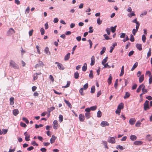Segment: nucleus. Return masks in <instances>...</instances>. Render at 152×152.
Returning a JSON list of instances; mask_svg holds the SVG:
<instances>
[{"label":"nucleus","mask_w":152,"mask_h":152,"mask_svg":"<svg viewBox=\"0 0 152 152\" xmlns=\"http://www.w3.org/2000/svg\"><path fill=\"white\" fill-rule=\"evenodd\" d=\"M10 66L15 69H18L19 68V66L12 60L10 61Z\"/></svg>","instance_id":"f257e3e1"},{"label":"nucleus","mask_w":152,"mask_h":152,"mask_svg":"<svg viewBox=\"0 0 152 152\" xmlns=\"http://www.w3.org/2000/svg\"><path fill=\"white\" fill-rule=\"evenodd\" d=\"M149 101L146 100L143 104L144 110L145 111L150 109V107L149 105Z\"/></svg>","instance_id":"f03ea898"},{"label":"nucleus","mask_w":152,"mask_h":152,"mask_svg":"<svg viewBox=\"0 0 152 152\" xmlns=\"http://www.w3.org/2000/svg\"><path fill=\"white\" fill-rule=\"evenodd\" d=\"M55 64H57L58 68L60 70H63L64 69V67L61 64L58 62H56Z\"/></svg>","instance_id":"7ed1b4c3"},{"label":"nucleus","mask_w":152,"mask_h":152,"mask_svg":"<svg viewBox=\"0 0 152 152\" xmlns=\"http://www.w3.org/2000/svg\"><path fill=\"white\" fill-rule=\"evenodd\" d=\"M107 141L110 143L113 144L115 143V140L114 137H108Z\"/></svg>","instance_id":"20e7f679"},{"label":"nucleus","mask_w":152,"mask_h":152,"mask_svg":"<svg viewBox=\"0 0 152 152\" xmlns=\"http://www.w3.org/2000/svg\"><path fill=\"white\" fill-rule=\"evenodd\" d=\"M53 128L54 129H56L58 128V121L57 120H55L53 121Z\"/></svg>","instance_id":"39448f33"},{"label":"nucleus","mask_w":152,"mask_h":152,"mask_svg":"<svg viewBox=\"0 0 152 152\" xmlns=\"http://www.w3.org/2000/svg\"><path fill=\"white\" fill-rule=\"evenodd\" d=\"M24 135L25 136V140L27 141H29L30 140L29 138L30 136L28 134L27 132H25L24 133Z\"/></svg>","instance_id":"423d86ee"},{"label":"nucleus","mask_w":152,"mask_h":152,"mask_svg":"<svg viewBox=\"0 0 152 152\" xmlns=\"http://www.w3.org/2000/svg\"><path fill=\"white\" fill-rule=\"evenodd\" d=\"M136 120L135 118H131L129 120V123L131 125H134L136 122Z\"/></svg>","instance_id":"0eeeda50"},{"label":"nucleus","mask_w":152,"mask_h":152,"mask_svg":"<svg viewBox=\"0 0 152 152\" xmlns=\"http://www.w3.org/2000/svg\"><path fill=\"white\" fill-rule=\"evenodd\" d=\"M15 33L14 30L12 28H10L7 32L8 35H10Z\"/></svg>","instance_id":"6e6552de"},{"label":"nucleus","mask_w":152,"mask_h":152,"mask_svg":"<svg viewBox=\"0 0 152 152\" xmlns=\"http://www.w3.org/2000/svg\"><path fill=\"white\" fill-rule=\"evenodd\" d=\"M79 118L80 121L82 122L84 121L85 118L84 115L82 114H80L79 115Z\"/></svg>","instance_id":"1a4fd4ad"},{"label":"nucleus","mask_w":152,"mask_h":152,"mask_svg":"<svg viewBox=\"0 0 152 152\" xmlns=\"http://www.w3.org/2000/svg\"><path fill=\"white\" fill-rule=\"evenodd\" d=\"M109 125V124L107 121H102L101 124V125L102 126H108Z\"/></svg>","instance_id":"9d476101"},{"label":"nucleus","mask_w":152,"mask_h":152,"mask_svg":"<svg viewBox=\"0 0 152 152\" xmlns=\"http://www.w3.org/2000/svg\"><path fill=\"white\" fill-rule=\"evenodd\" d=\"M91 62L90 64L91 66H93L95 64V57L94 56H92L91 58Z\"/></svg>","instance_id":"9b49d317"},{"label":"nucleus","mask_w":152,"mask_h":152,"mask_svg":"<svg viewBox=\"0 0 152 152\" xmlns=\"http://www.w3.org/2000/svg\"><path fill=\"white\" fill-rule=\"evenodd\" d=\"M46 54L50 55V52L49 51V48L48 47H46L44 50Z\"/></svg>","instance_id":"f8f14e48"},{"label":"nucleus","mask_w":152,"mask_h":152,"mask_svg":"<svg viewBox=\"0 0 152 152\" xmlns=\"http://www.w3.org/2000/svg\"><path fill=\"white\" fill-rule=\"evenodd\" d=\"M143 143V142L141 141H136L134 142V144L135 145H140Z\"/></svg>","instance_id":"ddd939ff"},{"label":"nucleus","mask_w":152,"mask_h":152,"mask_svg":"<svg viewBox=\"0 0 152 152\" xmlns=\"http://www.w3.org/2000/svg\"><path fill=\"white\" fill-rule=\"evenodd\" d=\"M56 139V137L53 135L52 136L51 138L50 139V143L52 144L55 141V140Z\"/></svg>","instance_id":"4468645a"},{"label":"nucleus","mask_w":152,"mask_h":152,"mask_svg":"<svg viewBox=\"0 0 152 152\" xmlns=\"http://www.w3.org/2000/svg\"><path fill=\"white\" fill-rule=\"evenodd\" d=\"M19 111L18 109H15L13 111V114L15 116H16L19 113Z\"/></svg>","instance_id":"2eb2a0df"},{"label":"nucleus","mask_w":152,"mask_h":152,"mask_svg":"<svg viewBox=\"0 0 152 152\" xmlns=\"http://www.w3.org/2000/svg\"><path fill=\"white\" fill-rule=\"evenodd\" d=\"M145 86L143 84V86L142 88V94H144L147 93L148 92V91L147 89H145Z\"/></svg>","instance_id":"dca6fc26"},{"label":"nucleus","mask_w":152,"mask_h":152,"mask_svg":"<svg viewBox=\"0 0 152 152\" xmlns=\"http://www.w3.org/2000/svg\"><path fill=\"white\" fill-rule=\"evenodd\" d=\"M137 137L135 135H131L130 137V139L132 141L136 140L137 139Z\"/></svg>","instance_id":"f3484780"},{"label":"nucleus","mask_w":152,"mask_h":152,"mask_svg":"<svg viewBox=\"0 0 152 152\" xmlns=\"http://www.w3.org/2000/svg\"><path fill=\"white\" fill-rule=\"evenodd\" d=\"M14 98L13 97H11L10 99V104L11 105L14 104Z\"/></svg>","instance_id":"a211bd4d"},{"label":"nucleus","mask_w":152,"mask_h":152,"mask_svg":"<svg viewBox=\"0 0 152 152\" xmlns=\"http://www.w3.org/2000/svg\"><path fill=\"white\" fill-rule=\"evenodd\" d=\"M65 103L67 104L68 106L70 108H72V106L71 103L69 102L68 101H67L66 100L64 99V100Z\"/></svg>","instance_id":"6ab92c4d"},{"label":"nucleus","mask_w":152,"mask_h":152,"mask_svg":"<svg viewBox=\"0 0 152 152\" xmlns=\"http://www.w3.org/2000/svg\"><path fill=\"white\" fill-rule=\"evenodd\" d=\"M136 47L140 51L142 49V45L140 44H136Z\"/></svg>","instance_id":"aec40b11"},{"label":"nucleus","mask_w":152,"mask_h":152,"mask_svg":"<svg viewBox=\"0 0 152 152\" xmlns=\"http://www.w3.org/2000/svg\"><path fill=\"white\" fill-rule=\"evenodd\" d=\"M87 69V64L85 63L84 64V65L82 67V69L83 71L85 72L86 71Z\"/></svg>","instance_id":"412c9836"},{"label":"nucleus","mask_w":152,"mask_h":152,"mask_svg":"<svg viewBox=\"0 0 152 152\" xmlns=\"http://www.w3.org/2000/svg\"><path fill=\"white\" fill-rule=\"evenodd\" d=\"M112 79V77L111 76V74H110V75L109 77L107 80V82L109 85L111 83Z\"/></svg>","instance_id":"4be33fe9"},{"label":"nucleus","mask_w":152,"mask_h":152,"mask_svg":"<svg viewBox=\"0 0 152 152\" xmlns=\"http://www.w3.org/2000/svg\"><path fill=\"white\" fill-rule=\"evenodd\" d=\"M124 108V104L123 103H121L118 106L117 109L121 110Z\"/></svg>","instance_id":"5701e85b"},{"label":"nucleus","mask_w":152,"mask_h":152,"mask_svg":"<svg viewBox=\"0 0 152 152\" xmlns=\"http://www.w3.org/2000/svg\"><path fill=\"white\" fill-rule=\"evenodd\" d=\"M70 53H68L65 56L64 60L65 61L69 59Z\"/></svg>","instance_id":"b1692460"},{"label":"nucleus","mask_w":152,"mask_h":152,"mask_svg":"<svg viewBox=\"0 0 152 152\" xmlns=\"http://www.w3.org/2000/svg\"><path fill=\"white\" fill-rule=\"evenodd\" d=\"M146 139L149 141H151L152 140L151 135L150 134L148 135L146 137Z\"/></svg>","instance_id":"393cba45"},{"label":"nucleus","mask_w":152,"mask_h":152,"mask_svg":"<svg viewBox=\"0 0 152 152\" xmlns=\"http://www.w3.org/2000/svg\"><path fill=\"white\" fill-rule=\"evenodd\" d=\"M138 63L137 62H136L134 65L133 67L131 69V70L133 71L135 69L137 66Z\"/></svg>","instance_id":"a878e982"},{"label":"nucleus","mask_w":152,"mask_h":152,"mask_svg":"<svg viewBox=\"0 0 152 152\" xmlns=\"http://www.w3.org/2000/svg\"><path fill=\"white\" fill-rule=\"evenodd\" d=\"M130 94L128 92H126L125 95L124 96V98L125 99L128 98L130 96Z\"/></svg>","instance_id":"bb28decb"},{"label":"nucleus","mask_w":152,"mask_h":152,"mask_svg":"<svg viewBox=\"0 0 152 152\" xmlns=\"http://www.w3.org/2000/svg\"><path fill=\"white\" fill-rule=\"evenodd\" d=\"M144 78V75H141L139 78V81L140 83H142L143 80Z\"/></svg>","instance_id":"cd10ccee"},{"label":"nucleus","mask_w":152,"mask_h":152,"mask_svg":"<svg viewBox=\"0 0 152 152\" xmlns=\"http://www.w3.org/2000/svg\"><path fill=\"white\" fill-rule=\"evenodd\" d=\"M85 116L87 119H89L90 117V113H85Z\"/></svg>","instance_id":"c85d7f7f"},{"label":"nucleus","mask_w":152,"mask_h":152,"mask_svg":"<svg viewBox=\"0 0 152 152\" xmlns=\"http://www.w3.org/2000/svg\"><path fill=\"white\" fill-rule=\"evenodd\" d=\"M143 86V84H142L140 85L138 88L137 90V92L139 93L141 89L142 88V87Z\"/></svg>","instance_id":"c756f323"},{"label":"nucleus","mask_w":152,"mask_h":152,"mask_svg":"<svg viewBox=\"0 0 152 152\" xmlns=\"http://www.w3.org/2000/svg\"><path fill=\"white\" fill-rule=\"evenodd\" d=\"M41 74V73L39 74L36 73L34 74V80H37L38 78V75H40Z\"/></svg>","instance_id":"7c9ffc66"},{"label":"nucleus","mask_w":152,"mask_h":152,"mask_svg":"<svg viewBox=\"0 0 152 152\" xmlns=\"http://www.w3.org/2000/svg\"><path fill=\"white\" fill-rule=\"evenodd\" d=\"M74 75L75 78L76 79H78L79 77V74L77 72H76L74 73Z\"/></svg>","instance_id":"2f4dec72"},{"label":"nucleus","mask_w":152,"mask_h":152,"mask_svg":"<svg viewBox=\"0 0 152 152\" xmlns=\"http://www.w3.org/2000/svg\"><path fill=\"white\" fill-rule=\"evenodd\" d=\"M70 84V82L69 81H68L67 82L66 85L65 86H63L62 87L63 88H67L69 86Z\"/></svg>","instance_id":"473e14b6"},{"label":"nucleus","mask_w":152,"mask_h":152,"mask_svg":"<svg viewBox=\"0 0 152 152\" xmlns=\"http://www.w3.org/2000/svg\"><path fill=\"white\" fill-rule=\"evenodd\" d=\"M108 58L107 57L106 58H104L103 61H102V64L103 65H104V64H105V63L107 61V59H108Z\"/></svg>","instance_id":"72a5a7b5"},{"label":"nucleus","mask_w":152,"mask_h":152,"mask_svg":"<svg viewBox=\"0 0 152 152\" xmlns=\"http://www.w3.org/2000/svg\"><path fill=\"white\" fill-rule=\"evenodd\" d=\"M95 91V86H92L91 88V93H94Z\"/></svg>","instance_id":"f704fd0d"},{"label":"nucleus","mask_w":152,"mask_h":152,"mask_svg":"<svg viewBox=\"0 0 152 152\" xmlns=\"http://www.w3.org/2000/svg\"><path fill=\"white\" fill-rule=\"evenodd\" d=\"M116 26H115L114 27H111V29L112 32L114 33L116 30Z\"/></svg>","instance_id":"c9c22d12"},{"label":"nucleus","mask_w":152,"mask_h":152,"mask_svg":"<svg viewBox=\"0 0 152 152\" xmlns=\"http://www.w3.org/2000/svg\"><path fill=\"white\" fill-rule=\"evenodd\" d=\"M102 115V113L100 110L98 111L97 116L98 118H100L101 117Z\"/></svg>","instance_id":"e433bc0d"},{"label":"nucleus","mask_w":152,"mask_h":152,"mask_svg":"<svg viewBox=\"0 0 152 152\" xmlns=\"http://www.w3.org/2000/svg\"><path fill=\"white\" fill-rule=\"evenodd\" d=\"M59 121L60 122H61L63 121V117L62 115H59Z\"/></svg>","instance_id":"4c0bfd02"},{"label":"nucleus","mask_w":152,"mask_h":152,"mask_svg":"<svg viewBox=\"0 0 152 152\" xmlns=\"http://www.w3.org/2000/svg\"><path fill=\"white\" fill-rule=\"evenodd\" d=\"M151 55V48H150L148 50V51L147 53V57H149Z\"/></svg>","instance_id":"58836bf2"},{"label":"nucleus","mask_w":152,"mask_h":152,"mask_svg":"<svg viewBox=\"0 0 152 152\" xmlns=\"http://www.w3.org/2000/svg\"><path fill=\"white\" fill-rule=\"evenodd\" d=\"M22 119L24 122H25L26 123V124H28L29 121L25 117H23Z\"/></svg>","instance_id":"ea45409f"},{"label":"nucleus","mask_w":152,"mask_h":152,"mask_svg":"<svg viewBox=\"0 0 152 152\" xmlns=\"http://www.w3.org/2000/svg\"><path fill=\"white\" fill-rule=\"evenodd\" d=\"M106 50V48L105 47H103L102 50L100 52V54L102 55L104 53Z\"/></svg>","instance_id":"a19ab883"},{"label":"nucleus","mask_w":152,"mask_h":152,"mask_svg":"<svg viewBox=\"0 0 152 152\" xmlns=\"http://www.w3.org/2000/svg\"><path fill=\"white\" fill-rule=\"evenodd\" d=\"M89 77L91 78H93V75L92 70L90 71Z\"/></svg>","instance_id":"79ce46f5"},{"label":"nucleus","mask_w":152,"mask_h":152,"mask_svg":"<svg viewBox=\"0 0 152 152\" xmlns=\"http://www.w3.org/2000/svg\"><path fill=\"white\" fill-rule=\"evenodd\" d=\"M140 124H141L140 122V121H138L136 123V124L135 125V126L136 127H140Z\"/></svg>","instance_id":"37998d69"},{"label":"nucleus","mask_w":152,"mask_h":152,"mask_svg":"<svg viewBox=\"0 0 152 152\" xmlns=\"http://www.w3.org/2000/svg\"><path fill=\"white\" fill-rule=\"evenodd\" d=\"M130 40L132 42H133L134 41V37L133 35L132 34L130 35Z\"/></svg>","instance_id":"c03bdc74"},{"label":"nucleus","mask_w":152,"mask_h":152,"mask_svg":"<svg viewBox=\"0 0 152 152\" xmlns=\"http://www.w3.org/2000/svg\"><path fill=\"white\" fill-rule=\"evenodd\" d=\"M55 109L54 107H50L49 109H48V112L49 113H50L51 111H53V110H54Z\"/></svg>","instance_id":"a18cd8bd"},{"label":"nucleus","mask_w":152,"mask_h":152,"mask_svg":"<svg viewBox=\"0 0 152 152\" xmlns=\"http://www.w3.org/2000/svg\"><path fill=\"white\" fill-rule=\"evenodd\" d=\"M118 82V79H117L115 80V83L114 85V87H115V88L116 89L117 88V87Z\"/></svg>","instance_id":"49530a36"},{"label":"nucleus","mask_w":152,"mask_h":152,"mask_svg":"<svg viewBox=\"0 0 152 152\" xmlns=\"http://www.w3.org/2000/svg\"><path fill=\"white\" fill-rule=\"evenodd\" d=\"M97 107L96 106H95L91 107L90 108L91 110L94 111L96 109Z\"/></svg>","instance_id":"de8ad7c7"},{"label":"nucleus","mask_w":152,"mask_h":152,"mask_svg":"<svg viewBox=\"0 0 152 152\" xmlns=\"http://www.w3.org/2000/svg\"><path fill=\"white\" fill-rule=\"evenodd\" d=\"M102 142H103V143L104 144L105 147L107 149H108V148L107 146V142L106 141H103Z\"/></svg>","instance_id":"09e8293b"},{"label":"nucleus","mask_w":152,"mask_h":152,"mask_svg":"<svg viewBox=\"0 0 152 152\" xmlns=\"http://www.w3.org/2000/svg\"><path fill=\"white\" fill-rule=\"evenodd\" d=\"M79 92L80 94L82 96H83L84 95V94L83 93V88H80L79 90Z\"/></svg>","instance_id":"8fccbe9b"},{"label":"nucleus","mask_w":152,"mask_h":152,"mask_svg":"<svg viewBox=\"0 0 152 152\" xmlns=\"http://www.w3.org/2000/svg\"><path fill=\"white\" fill-rule=\"evenodd\" d=\"M20 125L21 126L24 128L26 127L27 126L25 124L21 122L20 123Z\"/></svg>","instance_id":"3c124183"},{"label":"nucleus","mask_w":152,"mask_h":152,"mask_svg":"<svg viewBox=\"0 0 152 152\" xmlns=\"http://www.w3.org/2000/svg\"><path fill=\"white\" fill-rule=\"evenodd\" d=\"M89 30L88 31L89 33H92L93 32L94 29H93V27L92 26H90L89 28Z\"/></svg>","instance_id":"603ef678"},{"label":"nucleus","mask_w":152,"mask_h":152,"mask_svg":"<svg viewBox=\"0 0 152 152\" xmlns=\"http://www.w3.org/2000/svg\"><path fill=\"white\" fill-rule=\"evenodd\" d=\"M146 38L145 35L143 34L142 36V40L144 42H145Z\"/></svg>","instance_id":"864d4df0"},{"label":"nucleus","mask_w":152,"mask_h":152,"mask_svg":"<svg viewBox=\"0 0 152 152\" xmlns=\"http://www.w3.org/2000/svg\"><path fill=\"white\" fill-rule=\"evenodd\" d=\"M36 48L37 50V52L38 53L40 54V51L39 50V47L38 45L36 46Z\"/></svg>","instance_id":"5fc2aeb1"},{"label":"nucleus","mask_w":152,"mask_h":152,"mask_svg":"<svg viewBox=\"0 0 152 152\" xmlns=\"http://www.w3.org/2000/svg\"><path fill=\"white\" fill-rule=\"evenodd\" d=\"M128 15L129 17H131L133 16H135V14H134V12H133L132 13L129 14Z\"/></svg>","instance_id":"6e6d98bb"},{"label":"nucleus","mask_w":152,"mask_h":152,"mask_svg":"<svg viewBox=\"0 0 152 152\" xmlns=\"http://www.w3.org/2000/svg\"><path fill=\"white\" fill-rule=\"evenodd\" d=\"M97 23L99 25H100L102 23V21L100 19V18H98L97 20Z\"/></svg>","instance_id":"4d7b16f0"},{"label":"nucleus","mask_w":152,"mask_h":152,"mask_svg":"<svg viewBox=\"0 0 152 152\" xmlns=\"http://www.w3.org/2000/svg\"><path fill=\"white\" fill-rule=\"evenodd\" d=\"M137 31L138 30H137V29H135L134 28L132 30V33L134 35H135L136 33H137Z\"/></svg>","instance_id":"13d9d810"},{"label":"nucleus","mask_w":152,"mask_h":152,"mask_svg":"<svg viewBox=\"0 0 152 152\" xmlns=\"http://www.w3.org/2000/svg\"><path fill=\"white\" fill-rule=\"evenodd\" d=\"M88 87V83H86L83 86V89H84V90H86L87 88Z\"/></svg>","instance_id":"bf43d9fd"},{"label":"nucleus","mask_w":152,"mask_h":152,"mask_svg":"<svg viewBox=\"0 0 152 152\" xmlns=\"http://www.w3.org/2000/svg\"><path fill=\"white\" fill-rule=\"evenodd\" d=\"M40 31L41 33V35H44V34L45 33V31L44 29L42 28H41L40 29Z\"/></svg>","instance_id":"052dcab7"},{"label":"nucleus","mask_w":152,"mask_h":152,"mask_svg":"<svg viewBox=\"0 0 152 152\" xmlns=\"http://www.w3.org/2000/svg\"><path fill=\"white\" fill-rule=\"evenodd\" d=\"M104 68H110L111 67V66H110L107 63L106 64H104Z\"/></svg>","instance_id":"680f3d73"},{"label":"nucleus","mask_w":152,"mask_h":152,"mask_svg":"<svg viewBox=\"0 0 152 152\" xmlns=\"http://www.w3.org/2000/svg\"><path fill=\"white\" fill-rule=\"evenodd\" d=\"M43 126V125L41 124H40L39 125L37 124H35V128L36 129H37V128H39V127H42Z\"/></svg>","instance_id":"e2e57ef3"},{"label":"nucleus","mask_w":152,"mask_h":152,"mask_svg":"<svg viewBox=\"0 0 152 152\" xmlns=\"http://www.w3.org/2000/svg\"><path fill=\"white\" fill-rule=\"evenodd\" d=\"M147 14V12L146 11H145L144 12L142 13L140 15V16L141 17H142L143 15H146Z\"/></svg>","instance_id":"0e129e2a"},{"label":"nucleus","mask_w":152,"mask_h":152,"mask_svg":"<svg viewBox=\"0 0 152 152\" xmlns=\"http://www.w3.org/2000/svg\"><path fill=\"white\" fill-rule=\"evenodd\" d=\"M126 37V34L124 33H121V35L120 36L121 38H124Z\"/></svg>","instance_id":"69168bd1"},{"label":"nucleus","mask_w":152,"mask_h":152,"mask_svg":"<svg viewBox=\"0 0 152 152\" xmlns=\"http://www.w3.org/2000/svg\"><path fill=\"white\" fill-rule=\"evenodd\" d=\"M31 144L34 145V146H35V145H36V146H38V144H37V143H36V142H35V141H32V142H31Z\"/></svg>","instance_id":"338daca9"},{"label":"nucleus","mask_w":152,"mask_h":152,"mask_svg":"<svg viewBox=\"0 0 152 152\" xmlns=\"http://www.w3.org/2000/svg\"><path fill=\"white\" fill-rule=\"evenodd\" d=\"M106 31H107V33L108 35H110V28H107L106 29Z\"/></svg>","instance_id":"774afa93"}]
</instances>
